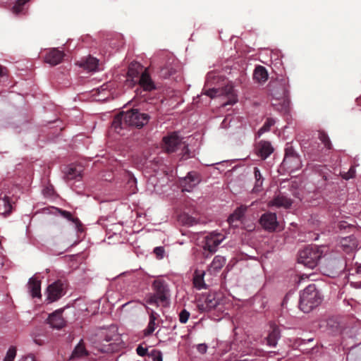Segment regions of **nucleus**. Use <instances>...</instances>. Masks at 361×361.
Segmentation results:
<instances>
[{"label": "nucleus", "mask_w": 361, "mask_h": 361, "mask_svg": "<svg viewBox=\"0 0 361 361\" xmlns=\"http://www.w3.org/2000/svg\"><path fill=\"white\" fill-rule=\"evenodd\" d=\"M221 78L216 72H209L207 75L205 86L204 88V94L211 98L225 95L228 97V102L223 105H231L237 102V95L231 84H228L224 88H221L219 83Z\"/></svg>", "instance_id": "1"}, {"label": "nucleus", "mask_w": 361, "mask_h": 361, "mask_svg": "<svg viewBox=\"0 0 361 361\" xmlns=\"http://www.w3.org/2000/svg\"><path fill=\"white\" fill-rule=\"evenodd\" d=\"M149 116L147 114L141 113L137 109H133L117 115L113 120L111 128L118 134L121 130L127 126H133L141 128L147 123Z\"/></svg>", "instance_id": "2"}, {"label": "nucleus", "mask_w": 361, "mask_h": 361, "mask_svg": "<svg viewBox=\"0 0 361 361\" xmlns=\"http://www.w3.org/2000/svg\"><path fill=\"white\" fill-rule=\"evenodd\" d=\"M90 340L95 345V348L102 353H110L118 349L120 336L114 330L99 329L93 334Z\"/></svg>", "instance_id": "3"}, {"label": "nucleus", "mask_w": 361, "mask_h": 361, "mask_svg": "<svg viewBox=\"0 0 361 361\" xmlns=\"http://www.w3.org/2000/svg\"><path fill=\"white\" fill-rule=\"evenodd\" d=\"M322 300V295L315 285L310 284L300 293V308L304 312H309L317 307Z\"/></svg>", "instance_id": "4"}, {"label": "nucleus", "mask_w": 361, "mask_h": 361, "mask_svg": "<svg viewBox=\"0 0 361 361\" xmlns=\"http://www.w3.org/2000/svg\"><path fill=\"white\" fill-rule=\"evenodd\" d=\"M322 250L317 246H308L300 251L298 263L303 264L310 269L317 267L319 260L322 257Z\"/></svg>", "instance_id": "5"}, {"label": "nucleus", "mask_w": 361, "mask_h": 361, "mask_svg": "<svg viewBox=\"0 0 361 361\" xmlns=\"http://www.w3.org/2000/svg\"><path fill=\"white\" fill-rule=\"evenodd\" d=\"M272 105L280 111H287L289 106L288 89L286 85L280 84L275 86L271 90Z\"/></svg>", "instance_id": "6"}, {"label": "nucleus", "mask_w": 361, "mask_h": 361, "mask_svg": "<svg viewBox=\"0 0 361 361\" xmlns=\"http://www.w3.org/2000/svg\"><path fill=\"white\" fill-rule=\"evenodd\" d=\"M153 288L155 293L148 297L147 302L156 306H158L159 303L166 302L169 290L165 283L160 280H155L153 283Z\"/></svg>", "instance_id": "7"}, {"label": "nucleus", "mask_w": 361, "mask_h": 361, "mask_svg": "<svg viewBox=\"0 0 361 361\" xmlns=\"http://www.w3.org/2000/svg\"><path fill=\"white\" fill-rule=\"evenodd\" d=\"M281 166L290 173L301 168L302 162L300 158L292 148L286 149V154Z\"/></svg>", "instance_id": "8"}, {"label": "nucleus", "mask_w": 361, "mask_h": 361, "mask_svg": "<svg viewBox=\"0 0 361 361\" xmlns=\"http://www.w3.org/2000/svg\"><path fill=\"white\" fill-rule=\"evenodd\" d=\"M225 235L214 231L205 237L204 250L213 253L217 250L218 246L225 239Z\"/></svg>", "instance_id": "9"}, {"label": "nucleus", "mask_w": 361, "mask_h": 361, "mask_svg": "<svg viewBox=\"0 0 361 361\" xmlns=\"http://www.w3.org/2000/svg\"><path fill=\"white\" fill-rule=\"evenodd\" d=\"M201 182V176L196 171L188 172V174L182 178V192H191Z\"/></svg>", "instance_id": "10"}, {"label": "nucleus", "mask_w": 361, "mask_h": 361, "mask_svg": "<svg viewBox=\"0 0 361 361\" xmlns=\"http://www.w3.org/2000/svg\"><path fill=\"white\" fill-rule=\"evenodd\" d=\"M162 148L168 153L175 152L180 143L178 133L173 132L163 137Z\"/></svg>", "instance_id": "11"}, {"label": "nucleus", "mask_w": 361, "mask_h": 361, "mask_svg": "<svg viewBox=\"0 0 361 361\" xmlns=\"http://www.w3.org/2000/svg\"><path fill=\"white\" fill-rule=\"evenodd\" d=\"M63 294V283L61 281L54 282L47 288V299L50 302L59 300Z\"/></svg>", "instance_id": "12"}, {"label": "nucleus", "mask_w": 361, "mask_h": 361, "mask_svg": "<svg viewBox=\"0 0 361 361\" xmlns=\"http://www.w3.org/2000/svg\"><path fill=\"white\" fill-rule=\"evenodd\" d=\"M64 56L65 54L63 51H61L58 48H52L49 49L46 53L44 62L51 66H56L62 61Z\"/></svg>", "instance_id": "13"}, {"label": "nucleus", "mask_w": 361, "mask_h": 361, "mask_svg": "<svg viewBox=\"0 0 361 361\" xmlns=\"http://www.w3.org/2000/svg\"><path fill=\"white\" fill-rule=\"evenodd\" d=\"M63 310L59 309L49 314L47 322L54 329H61L66 326V321L62 317Z\"/></svg>", "instance_id": "14"}, {"label": "nucleus", "mask_w": 361, "mask_h": 361, "mask_svg": "<svg viewBox=\"0 0 361 361\" xmlns=\"http://www.w3.org/2000/svg\"><path fill=\"white\" fill-rule=\"evenodd\" d=\"M260 224L265 230L275 231L278 226L276 214L271 212L264 214L260 218Z\"/></svg>", "instance_id": "15"}, {"label": "nucleus", "mask_w": 361, "mask_h": 361, "mask_svg": "<svg viewBox=\"0 0 361 361\" xmlns=\"http://www.w3.org/2000/svg\"><path fill=\"white\" fill-rule=\"evenodd\" d=\"M134 84H137L144 91L150 92L156 89V85L147 70L141 75Z\"/></svg>", "instance_id": "16"}, {"label": "nucleus", "mask_w": 361, "mask_h": 361, "mask_svg": "<svg viewBox=\"0 0 361 361\" xmlns=\"http://www.w3.org/2000/svg\"><path fill=\"white\" fill-rule=\"evenodd\" d=\"M146 70L140 63L132 62L128 66V77L134 84Z\"/></svg>", "instance_id": "17"}, {"label": "nucleus", "mask_w": 361, "mask_h": 361, "mask_svg": "<svg viewBox=\"0 0 361 361\" xmlns=\"http://www.w3.org/2000/svg\"><path fill=\"white\" fill-rule=\"evenodd\" d=\"M292 204V200L283 195H276L272 200H271L268 205L269 207H283L285 209L289 208Z\"/></svg>", "instance_id": "18"}, {"label": "nucleus", "mask_w": 361, "mask_h": 361, "mask_svg": "<svg viewBox=\"0 0 361 361\" xmlns=\"http://www.w3.org/2000/svg\"><path fill=\"white\" fill-rule=\"evenodd\" d=\"M82 168L81 166H69L64 171L65 178L67 180H79L82 178Z\"/></svg>", "instance_id": "19"}, {"label": "nucleus", "mask_w": 361, "mask_h": 361, "mask_svg": "<svg viewBox=\"0 0 361 361\" xmlns=\"http://www.w3.org/2000/svg\"><path fill=\"white\" fill-rule=\"evenodd\" d=\"M274 151L270 142L261 141L257 147V154L263 159H267Z\"/></svg>", "instance_id": "20"}, {"label": "nucleus", "mask_w": 361, "mask_h": 361, "mask_svg": "<svg viewBox=\"0 0 361 361\" xmlns=\"http://www.w3.org/2000/svg\"><path fill=\"white\" fill-rule=\"evenodd\" d=\"M147 312L149 314V321L147 328L144 330L145 336H149L154 331L157 326L156 321L159 317V314L149 308H147Z\"/></svg>", "instance_id": "21"}, {"label": "nucleus", "mask_w": 361, "mask_h": 361, "mask_svg": "<svg viewBox=\"0 0 361 361\" xmlns=\"http://www.w3.org/2000/svg\"><path fill=\"white\" fill-rule=\"evenodd\" d=\"M80 66L88 71H97L99 70V60L94 57L89 56L85 59L80 62Z\"/></svg>", "instance_id": "22"}, {"label": "nucleus", "mask_w": 361, "mask_h": 361, "mask_svg": "<svg viewBox=\"0 0 361 361\" xmlns=\"http://www.w3.org/2000/svg\"><path fill=\"white\" fill-rule=\"evenodd\" d=\"M3 192L0 193V214L6 216L11 213L12 205L9 197L6 195L2 196Z\"/></svg>", "instance_id": "23"}, {"label": "nucleus", "mask_w": 361, "mask_h": 361, "mask_svg": "<svg viewBox=\"0 0 361 361\" xmlns=\"http://www.w3.org/2000/svg\"><path fill=\"white\" fill-rule=\"evenodd\" d=\"M226 259L220 255H216L213 259L211 264L209 265L207 271L210 274H215L224 266Z\"/></svg>", "instance_id": "24"}, {"label": "nucleus", "mask_w": 361, "mask_h": 361, "mask_svg": "<svg viewBox=\"0 0 361 361\" xmlns=\"http://www.w3.org/2000/svg\"><path fill=\"white\" fill-rule=\"evenodd\" d=\"M340 245L344 251L348 252L357 248V242L355 237L350 235L341 238Z\"/></svg>", "instance_id": "25"}, {"label": "nucleus", "mask_w": 361, "mask_h": 361, "mask_svg": "<svg viewBox=\"0 0 361 361\" xmlns=\"http://www.w3.org/2000/svg\"><path fill=\"white\" fill-rule=\"evenodd\" d=\"M29 291L32 298L41 297V281L36 278L30 279L27 283Z\"/></svg>", "instance_id": "26"}, {"label": "nucleus", "mask_w": 361, "mask_h": 361, "mask_svg": "<svg viewBox=\"0 0 361 361\" xmlns=\"http://www.w3.org/2000/svg\"><path fill=\"white\" fill-rule=\"evenodd\" d=\"M280 338V331L279 329L275 326L273 325L271 326V331L269 333V335L267 336L266 340H267V344L269 347H275L277 344L278 340Z\"/></svg>", "instance_id": "27"}, {"label": "nucleus", "mask_w": 361, "mask_h": 361, "mask_svg": "<svg viewBox=\"0 0 361 361\" xmlns=\"http://www.w3.org/2000/svg\"><path fill=\"white\" fill-rule=\"evenodd\" d=\"M254 176L255 178V182L252 191L254 193H257L261 192L263 189L262 185L264 182V178L262 177V175L257 167L254 168Z\"/></svg>", "instance_id": "28"}, {"label": "nucleus", "mask_w": 361, "mask_h": 361, "mask_svg": "<svg viewBox=\"0 0 361 361\" xmlns=\"http://www.w3.org/2000/svg\"><path fill=\"white\" fill-rule=\"evenodd\" d=\"M247 209V207L245 205H241L238 207L233 213L229 216L228 219V223L233 224L235 221L240 220L244 216Z\"/></svg>", "instance_id": "29"}, {"label": "nucleus", "mask_w": 361, "mask_h": 361, "mask_svg": "<svg viewBox=\"0 0 361 361\" xmlns=\"http://www.w3.org/2000/svg\"><path fill=\"white\" fill-rule=\"evenodd\" d=\"M35 343L43 345L47 342L46 331L43 329H36L32 334Z\"/></svg>", "instance_id": "30"}, {"label": "nucleus", "mask_w": 361, "mask_h": 361, "mask_svg": "<svg viewBox=\"0 0 361 361\" xmlns=\"http://www.w3.org/2000/svg\"><path fill=\"white\" fill-rule=\"evenodd\" d=\"M254 78L259 82H264L268 78V73L266 68L263 66H257L254 72Z\"/></svg>", "instance_id": "31"}, {"label": "nucleus", "mask_w": 361, "mask_h": 361, "mask_svg": "<svg viewBox=\"0 0 361 361\" xmlns=\"http://www.w3.org/2000/svg\"><path fill=\"white\" fill-rule=\"evenodd\" d=\"M58 212L63 218L74 223L77 228L81 226L80 221L78 218L73 217L70 212L61 209H58Z\"/></svg>", "instance_id": "32"}, {"label": "nucleus", "mask_w": 361, "mask_h": 361, "mask_svg": "<svg viewBox=\"0 0 361 361\" xmlns=\"http://www.w3.org/2000/svg\"><path fill=\"white\" fill-rule=\"evenodd\" d=\"M87 355V352L85 348L84 344L82 341H80L75 348L74 350L73 351L71 357H80L82 356H85Z\"/></svg>", "instance_id": "33"}, {"label": "nucleus", "mask_w": 361, "mask_h": 361, "mask_svg": "<svg viewBox=\"0 0 361 361\" xmlns=\"http://www.w3.org/2000/svg\"><path fill=\"white\" fill-rule=\"evenodd\" d=\"M274 123L275 121L273 118H267L262 127L259 129L257 132L258 137H260L264 133L269 131L271 127L274 126Z\"/></svg>", "instance_id": "34"}, {"label": "nucleus", "mask_w": 361, "mask_h": 361, "mask_svg": "<svg viewBox=\"0 0 361 361\" xmlns=\"http://www.w3.org/2000/svg\"><path fill=\"white\" fill-rule=\"evenodd\" d=\"M29 0H17L15 3L14 6H13V12L15 14H19L23 10L24 5Z\"/></svg>", "instance_id": "35"}, {"label": "nucleus", "mask_w": 361, "mask_h": 361, "mask_svg": "<svg viewBox=\"0 0 361 361\" xmlns=\"http://www.w3.org/2000/svg\"><path fill=\"white\" fill-rule=\"evenodd\" d=\"M148 357L153 361H162V353L157 349L151 350L148 353Z\"/></svg>", "instance_id": "36"}, {"label": "nucleus", "mask_w": 361, "mask_h": 361, "mask_svg": "<svg viewBox=\"0 0 361 361\" xmlns=\"http://www.w3.org/2000/svg\"><path fill=\"white\" fill-rule=\"evenodd\" d=\"M205 274L204 273L200 276H195L194 278V284L195 286L198 289H202L205 288V284L203 282L202 276Z\"/></svg>", "instance_id": "37"}, {"label": "nucleus", "mask_w": 361, "mask_h": 361, "mask_svg": "<svg viewBox=\"0 0 361 361\" xmlns=\"http://www.w3.org/2000/svg\"><path fill=\"white\" fill-rule=\"evenodd\" d=\"M182 159H188L189 157H191L194 155V151L193 149H189L188 146H185L182 147Z\"/></svg>", "instance_id": "38"}, {"label": "nucleus", "mask_w": 361, "mask_h": 361, "mask_svg": "<svg viewBox=\"0 0 361 361\" xmlns=\"http://www.w3.org/2000/svg\"><path fill=\"white\" fill-rule=\"evenodd\" d=\"M319 140L324 143L326 147L330 149L331 148V142L328 135L324 133H319Z\"/></svg>", "instance_id": "39"}, {"label": "nucleus", "mask_w": 361, "mask_h": 361, "mask_svg": "<svg viewBox=\"0 0 361 361\" xmlns=\"http://www.w3.org/2000/svg\"><path fill=\"white\" fill-rule=\"evenodd\" d=\"M355 176V169L354 167H350L348 172L343 173L342 177L343 179L349 180L354 178Z\"/></svg>", "instance_id": "40"}, {"label": "nucleus", "mask_w": 361, "mask_h": 361, "mask_svg": "<svg viewBox=\"0 0 361 361\" xmlns=\"http://www.w3.org/2000/svg\"><path fill=\"white\" fill-rule=\"evenodd\" d=\"M164 252H165V250H164V247H161V246L156 247L154 249V253L156 255L157 259H162L164 257Z\"/></svg>", "instance_id": "41"}, {"label": "nucleus", "mask_w": 361, "mask_h": 361, "mask_svg": "<svg viewBox=\"0 0 361 361\" xmlns=\"http://www.w3.org/2000/svg\"><path fill=\"white\" fill-rule=\"evenodd\" d=\"M195 222V219L182 214V224L192 225Z\"/></svg>", "instance_id": "42"}, {"label": "nucleus", "mask_w": 361, "mask_h": 361, "mask_svg": "<svg viewBox=\"0 0 361 361\" xmlns=\"http://www.w3.org/2000/svg\"><path fill=\"white\" fill-rule=\"evenodd\" d=\"M16 355V347H11L7 353H6V357L8 358V360H14L15 357Z\"/></svg>", "instance_id": "43"}, {"label": "nucleus", "mask_w": 361, "mask_h": 361, "mask_svg": "<svg viewBox=\"0 0 361 361\" xmlns=\"http://www.w3.org/2000/svg\"><path fill=\"white\" fill-rule=\"evenodd\" d=\"M136 351L140 356H148L149 352L147 350V348H144L140 345L137 348Z\"/></svg>", "instance_id": "44"}, {"label": "nucleus", "mask_w": 361, "mask_h": 361, "mask_svg": "<svg viewBox=\"0 0 361 361\" xmlns=\"http://www.w3.org/2000/svg\"><path fill=\"white\" fill-rule=\"evenodd\" d=\"M197 351L200 354H204L207 350V345L205 343H200L196 345Z\"/></svg>", "instance_id": "45"}, {"label": "nucleus", "mask_w": 361, "mask_h": 361, "mask_svg": "<svg viewBox=\"0 0 361 361\" xmlns=\"http://www.w3.org/2000/svg\"><path fill=\"white\" fill-rule=\"evenodd\" d=\"M190 313L186 310H182V323H185L188 320Z\"/></svg>", "instance_id": "46"}, {"label": "nucleus", "mask_w": 361, "mask_h": 361, "mask_svg": "<svg viewBox=\"0 0 361 361\" xmlns=\"http://www.w3.org/2000/svg\"><path fill=\"white\" fill-rule=\"evenodd\" d=\"M23 361H35V358L32 356L25 357Z\"/></svg>", "instance_id": "47"}, {"label": "nucleus", "mask_w": 361, "mask_h": 361, "mask_svg": "<svg viewBox=\"0 0 361 361\" xmlns=\"http://www.w3.org/2000/svg\"><path fill=\"white\" fill-rule=\"evenodd\" d=\"M305 278L307 279L308 278V275L307 274L302 275L301 277H300V282H301Z\"/></svg>", "instance_id": "48"}, {"label": "nucleus", "mask_w": 361, "mask_h": 361, "mask_svg": "<svg viewBox=\"0 0 361 361\" xmlns=\"http://www.w3.org/2000/svg\"><path fill=\"white\" fill-rule=\"evenodd\" d=\"M4 75V68L0 66V77H2Z\"/></svg>", "instance_id": "49"}, {"label": "nucleus", "mask_w": 361, "mask_h": 361, "mask_svg": "<svg viewBox=\"0 0 361 361\" xmlns=\"http://www.w3.org/2000/svg\"><path fill=\"white\" fill-rule=\"evenodd\" d=\"M129 183L136 184V179L135 178L129 180Z\"/></svg>", "instance_id": "50"}, {"label": "nucleus", "mask_w": 361, "mask_h": 361, "mask_svg": "<svg viewBox=\"0 0 361 361\" xmlns=\"http://www.w3.org/2000/svg\"><path fill=\"white\" fill-rule=\"evenodd\" d=\"M216 302H212V305H209V307H210V308H211V307H215V306H216Z\"/></svg>", "instance_id": "51"}, {"label": "nucleus", "mask_w": 361, "mask_h": 361, "mask_svg": "<svg viewBox=\"0 0 361 361\" xmlns=\"http://www.w3.org/2000/svg\"><path fill=\"white\" fill-rule=\"evenodd\" d=\"M228 361H247V360H233L231 358Z\"/></svg>", "instance_id": "52"}, {"label": "nucleus", "mask_w": 361, "mask_h": 361, "mask_svg": "<svg viewBox=\"0 0 361 361\" xmlns=\"http://www.w3.org/2000/svg\"><path fill=\"white\" fill-rule=\"evenodd\" d=\"M357 272H361V265L357 267Z\"/></svg>", "instance_id": "53"}, {"label": "nucleus", "mask_w": 361, "mask_h": 361, "mask_svg": "<svg viewBox=\"0 0 361 361\" xmlns=\"http://www.w3.org/2000/svg\"><path fill=\"white\" fill-rule=\"evenodd\" d=\"M227 118H226L224 121L222 122L221 125H224V123H226V121H227Z\"/></svg>", "instance_id": "54"}, {"label": "nucleus", "mask_w": 361, "mask_h": 361, "mask_svg": "<svg viewBox=\"0 0 361 361\" xmlns=\"http://www.w3.org/2000/svg\"><path fill=\"white\" fill-rule=\"evenodd\" d=\"M4 361H13V360H8V358L5 357Z\"/></svg>", "instance_id": "55"}, {"label": "nucleus", "mask_w": 361, "mask_h": 361, "mask_svg": "<svg viewBox=\"0 0 361 361\" xmlns=\"http://www.w3.org/2000/svg\"><path fill=\"white\" fill-rule=\"evenodd\" d=\"M179 319H180V313L178 314Z\"/></svg>", "instance_id": "56"}]
</instances>
